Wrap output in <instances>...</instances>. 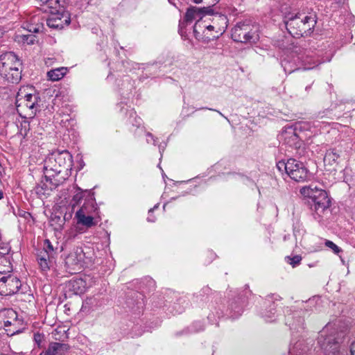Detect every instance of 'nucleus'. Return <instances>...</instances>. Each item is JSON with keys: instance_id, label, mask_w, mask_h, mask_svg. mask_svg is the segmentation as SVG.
<instances>
[{"instance_id": "nucleus-37", "label": "nucleus", "mask_w": 355, "mask_h": 355, "mask_svg": "<svg viewBox=\"0 0 355 355\" xmlns=\"http://www.w3.org/2000/svg\"><path fill=\"white\" fill-rule=\"evenodd\" d=\"M78 157H79L80 169H81L84 166L85 164H84L83 160L82 159V156L78 155Z\"/></svg>"}, {"instance_id": "nucleus-15", "label": "nucleus", "mask_w": 355, "mask_h": 355, "mask_svg": "<svg viewBox=\"0 0 355 355\" xmlns=\"http://www.w3.org/2000/svg\"><path fill=\"white\" fill-rule=\"evenodd\" d=\"M282 66L284 68V71L288 73H291L300 69L302 67L304 70L311 69L314 67V66L307 65L306 62L299 56L293 58V61L284 59L282 62Z\"/></svg>"}, {"instance_id": "nucleus-22", "label": "nucleus", "mask_w": 355, "mask_h": 355, "mask_svg": "<svg viewBox=\"0 0 355 355\" xmlns=\"http://www.w3.org/2000/svg\"><path fill=\"white\" fill-rule=\"evenodd\" d=\"M69 286L76 294H81L86 290V282L83 279L71 280L69 282Z\"/></svg>"}, {"instance_id": "nucleus-34", "label": "nucleus", "mask_w": 355, "mask_h": 355, "mask_svg": "<svg viewBox=\"0 0 355 355\" xmlns=\"http://www.w3.org/2000/svg\"><path fill=\"white\" fill-rule=\"evenodd\" d=\"M166 143L160 144L159 145V153L161 154V157L162 156V153L164 150V148H166Z\"/></svg>"}, {"instance_id": "nucleus-4", "label": "nucleus", "mask_w": 355, "mask_h": 355, "mask_svg": "<svg viewBox=\"0 0 355 355\" xmlns=\"http://www.w3.org/2000/svg\"><path fill=\"white\" fill-rule=\"evenodd\" d=\"M319 125V123L315 125L308 121L297 122L294 127L286 128L282 132L280 139L290 146H297L300 139L318 134L319 130L317 128Z\"/></svg>"}, {"instance_id": "nucleus-30", "label": "nucleus", "mask_w": 355, "mask_h": 355, "mask_svg": "<svg viewBox=\"0 0 355 355\" xmlns=\"http://www.w3.org/2000/svg\"><path fill=\"white\" fill-rule=\"evenodd\" d=\"M324 245L326 247L331 249L332 251L336 254L342 251V250L331 241L325 240Z\"/></svg>"}, {"instance_id": "nucleus-21", "label": "nucleus", "mask_w": 355, "mask_h": 355, "mask_svg": "<svg viewBox=\"0 0 355 355\" xmlns=\"http://www.w3.org/2000/svg\"><path fill=\"white\" fill-rule=\"evenodd\" d=\"M339 157V151L337 149L331 148L327 150L324 157V162L327 164L333 165L338 162Z\"/></svg>"}, {"instance_id": "nucleus-46", "label": "nucleus", "mask_w": 355, "mask_h": 355, "mask_svg": "<svg viewBox=\"0 0 355 355\" xmlns=\"http://www.w3.org/2000/svg\"><path fill=\"white\" fill-rule=\"evenodd\" d=\"M209 110H213V109H209ZM214 111L217 112L220 115H221V116H223V114L220 111H218V110H214Z\"/></svg>"}, {"instance_id": "nucleus-7", "label": "nucleus", "mask_w": 355, "mask_h": 355, "mask_svg": "<svg viewBox=\"0 0 355 355\" xmlns=\"http://www.w3.org/2000/svg\"><path fill=\"white\" fill-rule=\"evenodd\" d=\"M232 37L236 42L255 43L259 39V27L250 21H240L232 29Z\"/></svg>"}, {"instance_id": "nucleus-24", "label": "nucleus", "mask_w": 355, "mask_h": 355, "mask_svg": "<svg viewBox=\"0 0 355 355\" xmlns=\"http://www.w3.org/2000/svg\"><path fill=\"white\" fill-rule=\"evenodd\" d=\"M35 119H31V121L28 120H23L21 123L19 128V132L23 137H26L28 135L31 129V123L34 122Z\"/></svg>"}, {"instance_id": "nucleus-25", "label": "nucleus", "mask_w": 355, "mask_h": 355, "mask_svg": "<svg viewBox=\"0 0 355 355\" xmlns=\"http://www.w3.org/2000/svg\"><path fill=\"white\" fill-rule=\"evenodd\" d=\"M275 305L274 303H272L270 305V309L268 311H266L263 313V317L265 318L267 322H273L275 320Z\"/></svg>"}, {"instance_id": "nucleus-50", "label": "nucleus", "mask_w": 355, "mask_h": 355, "mask_svg": "<svg viewBox=\"0 0 355 355\" xmlns=\"http://www.w3.org/2000/svg\"><path fill=\"white\" fill-rule=\"evenodd\" d=\"M130 117L133 116V114H135L132 110L130 111Z\"/></svg>"}, {"instance_id": "nucleus-18", "label": "nucleus", "mask_w": 355, "mask_h": 355, "mask_svg": "<svg viewBox=\"0 0 355 355\" xmlns=\"http://www.w3.org/2000/svg\"><path fill=\"white\" fill-rule=\"evenodd\" d=\"M54 258L50 257L46 252H40L37 254V261L40 269L46 272L50 269Z\"/></svg>"}, {"instance_id": "nucleus-42", "label": "nucleus", "mask_w": 355, "mask_h": 355, "mask_svg": "<svg viewBox=\"0 0 355 355\" xmlns=\"http://www.w3.org/2000/svg\"><path fill=\"white\" fill-rule=\"evenodd\" d=\"M4 30L3 28L0 26V37H1L3 35Z\"/></svg>"}, {"instance_id": "nucleus-11", "label": "nucleus", "mask_w": 355, "mask_h": 355, "mask_svg": "<svg viewBox=\"0 0 355 355\" xmlns=\"http://www.w3.org/2000/svg\"><path fill=\"white\" fill-rule=\"evenodd\" d=\"M85 252L80 247L74 248L65 257L64 266L66 270L71 274L77 273L81 271L85 263Z\"/></svg>"}, {"instance_id": "nucleus-6", "label": "nucleus", "mask_w": 355, "mask_h": 355, "mask_svg": "<svg viewBox=\"0 0 355 355\" xmlns=\"http://www.w3.org/2000/svg\"><path fill=\"white\" fill-rule=\"evenodd\" d=\"M40 100L39 94L35 93L33 89L29 87H23L17 92L16 105L18 109L29 111L28 118L33 119L40 108Z\"/></svg>"}, {"instance_id": "nucleus-5", "label": "nucleus", "mask_w": 355, "mask_h": 355, "mask_svg": "<svg viewBox=\"0 0 355 355\" xmlns=\"http://www.w3.org/2000/svg\"><path fill=\"white\" fill-rule=\"evenodd\" d=\"M21 62L12 52L0 55V75L8 82L17 83L21 78Z\"/></svg>"}, {"instance_id": "nucleus-36", "label": "nucleus", "mask_w": 355, "mask_h": 355, "mask_svg": "<svg viewBox=\"0 0 355 355\" xmlns=\"http://www.w3.org/2000/svg\"><path fill=\"white\" fill-rule=\"evenodd\" d=\"M350 352L351 355H355V341L353 342L351 345Z\"/></svg>"}, {"instance_id": "nucleus-48", "label": "nucleus", "mask_w": 355, "mask_h": 355, "mask_svg": "<svg viewBox=\"0 0 355 355\" xmlns=\"http://www.w3.org/2000/svg\"><path fill=\"white\" fill-rule=\"evenodd\" d=\"M3 198V193L1 191H0V200Z\"/></svg>"}, {"instance_id": "nucleus-23", "label": "nucleus", "mask_w": 355, "mask_h": 355, "mask_svg": "<svg viewBox=\"0 0 355 355\" xmlns=\"http://www.w3.org/2000/svg\"><path fill=\"white\" fill-rule=\"evenodd\" d=\"M67 68L59 67L49 71L47 73V76L49 80L52 81H58L60 80L67 73Z\"/></svg>"}, {"instance_id": "nucleus-43", "label": "nucleus", "mask_w": 355, "mask_h": 355, "mask_svg": "<svg viewBox=\"0 0 355 355\" xmlns=\"http://www.w3.org/2000/svg\"><path fill=\"white\" fill-rule=\"evenodd\" d=\"M192 2L196 4L201 3L202 2V0H192Z\"/></svg>"}, {"instance_id": "nucleus-3", "label": "nucleus", "mask_w": 355, "mask_h": 355, "mask_svg": "<svg viewBox=\"0 0 355 355\" xmlns=\"http://www.w3.org/2000/svg\"><path fill=\"white\" fill-rule=\"evenodd\" d=\"M300 193L311 200V209L315 220L321 221L329 213L331 200L327 193L316 186L309 185L300 189Z\"/></svg>"}, {"instance_id": "nucleus-40", "label": "nucleus", "mask_w": 355, "mask_h": 355, "mask_svg": "<svg viewBox=\"0 0 355 355\" xmlns=\"http://www.w3.org/2000/svg\"><path fill=\"white\" fill-rule=\"evenodd\" d=\"M158 207H159V204L155 205L153 208L149 209L148 214L152 213L155 209H157Z\"/></svg>"}, {"instance_id": "nucleus-10", "label": "nucleus", "mask_w": 355, "mask_h": 355, "mask_svg": "<svg viewBox=\"0 0 355 355\" xmlns=\"http://www.w3.org/2000/svg\"><path fill=\"white\" fill-rule=\"evenodd\" d=\"M318 344L326 355H336L338 353V343L336 340L332 325L328 324L318 336Z\"/></svg>"}, {"instance_id": "nucleus-44", "label": "nucleus", "mask_w": 355, "mask_h": 355, "mask_svg": "<svg viewBox=\"0 0 355 355\" xmlns=\"http://www.w3.org/2000/svg\"><path fill=\"white\" fill-rule=\"evenodd\" d=\"M81 198V196L79 195V194H76V196H74L73 197V200H79L80 198Z\"/></svg>"}, {"instance_id": "nucleus-41", "label": "nucleus", "mask_w": 355, "mask_h": 355, "mask_svg": "<svg viewBox=\"0 0 355 355\" xmlns=\"http://www.w3.org/2000/svg\"><path fill=\"white\" fill-rule=\"evenodd\" d=\"M10 325H11V322L10 321H9V320L4 321V326L5 327H8Z\"/></svg>"}, {"instance_id": "nucleus-28", "label": "nucleus", "mask_w": 355, "mask_h": 355, "mask_svg": "<svg viewBox=\"0 0 355 355\" xmlns=\"http://www.w3.org/2000/svg\"><path fill=\"white\" fill-rule=\"evenodd\" d=\"M27 31L31 33H39L42 28L43 26L42 23H37L36 24H29L26 25Z\"/></svg>"}, {"instance_id": "nucleus-26", "label": "nucleus", "mask_w": 355, "mask_h": 355, "mask_svg": "<svg viewBox=\"0 0 355 355\" xmlns=\"http://www.w3.org/2000/svg\"><path fill=\"white\" fill-rule=\"evenodd\" d=\"M41 252H46L48 255L53 258H54L55 254L54 248L49 239L44 241V248Z\"/></svg>"}, {"instance_id": "nucleus-31", "label": "nucleus", "mask_w": 355, "mask_h": 355, "mask_svg": "<svg viewBox=\"0 0 355 355\" xmlns=\"http://www.w3.org/2000/svg\"><path fill=\"white\" fill-rule=\"evenodd\" d=\"M231 309L234 312V315H233L234 317H237L241 315V313L243 312L242 307L236 304H231Z\"/></svg>"}, {"instance_id": "nucleus-16", "label": "nucleus", "mask_w": 355, "mask_h": 355, "mask_svg": "<svg viewBox=\"0 0 355 355\" xmlns=\"http://www.w3.org/2000/svg\"><path fill=\"white\" fill-rule=\"evenodd\" d=\"M69 349L67 345L60 343H51L45 350L47 355H65Z\"/></svg>"}, {"instance_id": "nucleus-35", "label": "nucleus", "mask_w": 355, "mask_h": 355, "mask_svg": "<svg viewBox=\"0 0 355 355\" xmlns=\"http://www.w3.org/2000/svg\"><path fill=\"white\" fill-rule=\"evenodd\" d=\"M147 220H148V222H151V223H153V222H155V216H153L152 215V213L148 214V218H147Z\"/></svg>"}, {"instance_id": "nucleus-32", "label": "nucleus", "mask_w": 355, "mask_h": 355, "mask_svg": "<svg viewBox=\"0 0 355 355\" xmlns=\"http://www.w3.org/2000/svg\"><path fill=\"white\" fill-rule=\"evenodd\" d=\"M43 340V336L42 334L37 333L34 334V340L35 343L38 345V346L40 345Z\"/></svg>"}, {"instance_id": "nucleus-47", "label": "nucleus", "mask_w": 355, "mask_h": 355, "mask_svg": "<svg viewBox=\"0 0 355 355\" xmlns=\"http://www.w3.org/2000/svg\"><path fill=\"white\" fill-rule=\"evenodd\" d=\"M39 355H47L46 351L42 352Z\"/></svg>"}, {"instance_id": "nucleus-38", "label": "nucleus", "mask_w": 355, "mask_h": 355, "mask_svg": "<svg viewBox=\"0 0 355 355\" xmlns=\"http://www.w3.org/2000/svg\"><path fill=\"white\" fill-rule=\"evenodd\" d=\"M214 21L215 22V26H221L222 24L220 21H217L216 19V16L212 19V23L214 24Z\"/></svg>"}, {"instance_id": "nucleus-12", "label": "nucleus", "mask_w": 355, "mask_h": 355, "mask_svg": "<svg viewBox=\"0 0 355 355\" xmlns=\"http://www.w3.org/2000/svg\"><path fill=\"white\" fill-rule=\"evenodd\" d=\"M214 13V10L211 6L198 8L196 6L189 7L186 12L184 19L182 21H180V26L183 27L187 23H191L193 20L197 19L194 26L193 33L196 37L199 33L197 31V27L200 26V20L206 15H211Z\"/></svg>"}, {"instance_id": "nucleus-17", "label": "nucleus", "mask_w": 355, "mask_h": 355, "mask_svg": "<svg viewBox=\"0 0 355 355\" xmlns=\"http://www.w3.org/2000/svg\"><path fill=\"white\" fill-rule=\"evenodd\" d=\"M216 19L217 21H220L222 24L221 26H215V22L214 21V24L206 26V29L207 31H215L218 35H214V37H218L220 35H222L225 31L227 27V18L224 15H216Z\"/></svg>"}, {"instance_id": "nucleus-39", "label": "nucleus", "mask_w": 355, "mask_h": 355, "mask_svg": "<svg viewBox=\"0 0 355 355\" xmlns=\"http://www.w3.org/2000/svg\"><path fill=\"white\" fill-rule=\"evenodd\" d=\"M141 119L139 118L137 119H135V123H134L133 122H131V123L135 125L139 126L141 125Z\"/></svg>"}, {"instance_id": "nucleus-29", "label": "nucleus", "mask_w": 355, "mask_h": 355, "mask_svg": "<svg viewBox=\"0 0 355 355\" xmlns=\"http://www.w3.org/2000/svg\"><path fill=\"white\" fill-rule=\"evenodd\" d=\"M286 261L291 264L293 268L298 266L301 261H302V257L300 255H295L293 257H287Z\"/></svg>"}, {"instance_id": "nucleus-13", "label": "nucleus", "mask_w": 355, "mask_h": 355, "mask_svg": "<svg viewBox=\"0 0 355 355\" xmlns=\"http://www.w3.org/2000/svg\"><path fill=\"white\" fill-rule=\"evenodd\" d=\"M70 23V17L64 11L52 13L46 20L49 27L56 29H62Z\"/></svg>"}, {"instance_id": "nucleus-8", "label": "nucleus", "mask_w": 355, "mask_h": 355, "mask_svg": "<svg viewBox=\"0 0 355 355\" xmlns=\"http://www.w3.org/2000/svg\"><path fill=\"white\" fill-rule=\"evenodd\" d=\"M98 210L95 200L89 198L85 200L83 205L75 214V219L78 225H82L87 228L95 226L97 222L94 216Z\"/></svg>"}, {"instance_id": "nucleus-14", "label": "nucleus", "mask_w": 355, "mask_h": 355, "mask_svg": "<svg viewBox=\"0 0 355 355\" xmlns=\"http://www.w3.org/2000/svg\"><path fill=\"white\" fill-rule=\"evenodd\" d=\"M21 285V282L17 277L8 275L0 288V294L4 295H12L19 291Z\"/></svg>"}, {"instance_id": "nucleus-19", "label": "nucleus", "mask_w": 355, "mask_h": 355, "mask_svg": "<svg viewBox=\"0 0 355 355\" xmlns=\"http://www.w3.org/2000/svg\"><path fill=\"white\" fill-rule=\"evenodd\" d=\"M286 324L291 329L298 330L302 328L304 319L300 315L299 313H295L293 315H288L286 318Z\"/></svg>"}, {"instance_id": "nucleus-33", "label": "nucleus", "mask_w": 355, "mask_h": 355, "mask_svg": "<svg viewBox=\"0 0 355 355\" xmlns=\"http://www.w3.org/2000/svg\"><path fill=\"white\" fill-rule=\"evenodd\" d=\"M146 136H147V139H146V141L148 143H150V141L153 142V145H156V142H157V140L156 139L153 137V135L150 133V132H147L146 133Z\"/></svg>"}, {"instance_id": "nucleus-49", "label": "nucleus", "mask_w": 355, "mask_h": 355, "mask_svg": "<svg viewBox=\"0 0 355 355\" xmlns=\"http://www.w3.org/2000/svg\"><path fill=\"white\" fill-rule=\"evenodd\" d=\"M313 300H309L308 301V304H311L313 303Z\"/></svg>"}, {"instance_id": "nucleus-2", "label": "nucleus", "mask_w": 355, "mask_h": 355, "mask_svg": "<svg viewBox=\"0 0 355 355\" xmlns=\"http://www.w3.org/2000/svg\"><path fill=\"white\" fill-rule=\"evenodd\" d=\"M283 20L288 32L295 37L310 35L317 22L315 14L296 10L285 12Z\"/></svg>"}, {"instance_id": "nucleus-1", "label": "nucleus", "mask_w": 355, "mask_h": 355, "mask_svg": "<svg viewBox=\"0 0 355 355\" xmlns=\"http://www.w3.org/2000/svg\"><path fill=\"white\" fill-rule=\"evenodd\" d=\"M72 156L67 150L54 153L44 161V173L45 182L43 186L46 190H53L62 184L64 178L60 177L62 168L70 166Z\"/></svg>"}, {"instance_id": "nucleus-45", "label": "nucleus", "mask_w": 355, "mask_h": 355, "mask_svg": "<svg viewBox=\"0 0 355 355\" xmlns=\"http://www.w3.org/2000/svg\"><path fill=\"white\" fill-rule=\"evenodd\" d=\"M38 18H37L36 17H33L32 19H31V21L32 22H35L36 21H38Z\"/></svg>"}, {"instance_id": "nucleus-9", "label": "nucleus", "mask_w": 355, "mask_h": 355, "mask_svg": "<svg viewBox=\"0 0 355 355\" xmlns=\"http://www.w3.org/2000/svg\"><path fill=\"white\" fill-rule=\"evenodd\" d=\"M277 168L280 172L284 171L295 182H304L308 177V170L303 163L295 159H289L286 162L279 161L277 164Z\"/></svg>"}, {"instance_id": "nucleus-27", "label": "nucleus", "mask_w": 355, "mask_h": 355, "mask_svg": "<svg viewBox=\"0 0 355 355\" xmlns=\"http://www.w3.org/2000/svg\"><path fill=\"white\" fill-rule=\"evenodd\" d=\"M19 40L27 44H33L35 41V36L33 35H20Z\"/></svg>"}, {"instance_id": "nucleus-51", "label": "nucleus", "mask_w": 355, "mask_h": 355, "mask_svg": "<svg viewBox=\"0 0 355 355\" xmlns=\"http://www.w3.org/2000/svg\"><path fill=\"white\" fill-rule=\"evenodd\" d=\"M11 313H12V315H14L15 318L17 317V314H16V313H15V312H14V311H11Z\"/></svg>"}, {"instance_id": "nucleus-20", "label": "nucleus", "mask_w": 355, "mask_h": 355, "mask_svg": "<svg viewBox=\"0 0 355 355\" xmlns=\"http://www.w3.org/2000/svg\"><path fill=\"white\" fill-rule=\"evenodd\" d=\"M63 1L64 0H49L44 8V11L50 14L64 11V6L62 4Z\"/></svg>"}]
</instances>
